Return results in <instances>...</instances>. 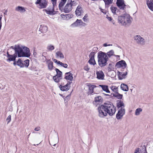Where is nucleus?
<instances>
[{"label":"nucleus","instance_id":"1","mask_svg":"<svg viewBox=\"0 0 153 153\" xmlns=\"http://www.w3.org/2000/svg\"><path fill=\"white\" fill-rule=\"evenodd\" d=\"M97 110L98 112V116L101 118L106 116L108 114L109 116L114 115L116 111V107L113 103L109 102L105 103L103 105H100Z\"/></svg>","mask_w":153,"mask_h":153},{"label":"nucleus","instance_id":"2","mask_svg":"<svg viewBox=\"0 0 153 153\" xmlns=\"http://www.w3.org/2000/svg\"><path fill=\"white\" fill-rule=\"evenodd\" d=\"M15 52L14 53L18 57H29L30 56L29 49L27 47H21L19 45H15Z\"/></svg>","mask_w":153,"mask_h":153},{"label":"nucleus","instance_id":"3","mask_svg":"<svg viewBox=\"0 0 153 153\" xmlns=\"http://www.w3.org/2000/svg\"><path fill=\"white\" fill-rule=\"evenodd\" d=\"M98 61L99 65L101 67L105 66L108 64V57L106 53L101 51L98 53Z\"/></svg>","mask_w":153,"mask_h":153},{"label":"nucleus","instance_id":"4","mask_svg":"<svg viewBox=\"0 0 153 153\" xmlns=\"http://www.w3.org/2000/svg\"><path fill=\"white\" fill-rule=\"evenodd\" d=\"M130 15L126 14H123L118 17V22L123 26H129L131 23Z\"/></svg>","mask_w":153,"mask_h":153},{"label":"nucleus","instance_id":"5","mask_svg":"<svg viewBox=\"0 0 153 153\" xmlns=\"http://www.w3.org/2000/svg\"><path fill=\"white\" fill-rule=\"evenodd\" d=\"M55 71L56 73V74L53 77V79L54 81L56 82H59L60 79L62 76V72L59 69L56 68Z\"/></svg>","mask_w":153,"mask_h":153},{"label":"nucleus","instance_id":"6","mask_svg":"<svg viewBox=\"0 0 153 153\" xmlns=\"http://www.w3.org/2000/svg\"><path fill=\"white\" fill-rule=\"evenodd\" d=\"M48 2L46 0H37L35 2L36 4H39L40 9L46 8L48 5Z\"/></svg>","mask_w":153,"mask_h":153},{"label":"nucleus","instance_id":"7","mask_svg":"<svg viewBox=\"0 0 153 153\" xmlns=\"http://www.w3.org/2000/svg\"><path fill=\"white\" fill-rule=\"evenodd\" d=\"M55 6L53 5V4L50 5L47 9L44 10L48 15H53L56 14V11H54V9Z\"/></svg>","mask_w":153,"mask_h":153},{"label":"nucleus","instance_id":"8","mask_svg":"<svg viewBox=\"0 0 153 153\" xmlns=\"http://www.w3.org/2000/svg\"><path fill=\"white\" fill-rule=\"evenodd\" d=\"M116 4L119 8L121 10H124L126 6L125 4L124 0H117Z\"/></svg>","mask_w":153,"mask_h":153},{"label":"nucleus","instance_id":"9","mask_svg":"<svg viewBox=\"0 0 153 153\" xmlns=\"http://www.w3.org/2000/svg\"><path fill=\"white\" fill-rule=\"evenodd\" d=\"M95 53L94 52H91L89 55L90 59L88 62L91 65H94L96 64V62L94 59V56Z\"/></svg>","mask_w":153,"mask_h":153},{"label":"nucleus","instance_id":"10","mask_svg":"<svg viewBox=\"0 0 153 153\" xmlns=\"http://www.w3.org/2000/svg\"><path fill=\"white\" fill-rule=\"evenodd\" d=\"M125 114V109L124 108H121L118 111L116 115V117L117 119L120 120L122 118L123 116Z\"/></svg>","mask_w":153,"mask_h":153},{"label":"nucleus","instance_id":"11","mask_svg":"<svg viewBox=\"0 0 153 153\" xmlns=\"http://www.w3.org/2000/svg\"><path fill=\"white\" fill-rule=\"evenodd\" d=\"M134 39L136 41V42L138 44L143 45L144 44V39L140 35L135 36Z\"/></svg>","mask_w":153,"mask_h":153},{"label":"nucleus","instance_id":"12","mask_svg":"<svg viewBox=\"0 0 153 153\" xmlns=\"http://www.w3.org/2000/svg\"><path fill=\"white\" fill-rule=\"evenodd\" d=\"M73 5L72 4H67L63 9L62 11L66 13H69L72 10Z\"/></svg>","mask_w":153,"mask_h":153},{"label":"nucleus","instance_id":"13","mask_svg":"<svg viewBox=\"0 0 153 153\" xmlns=\"http://www.w3.org/2000/svg\"><path fill=\"white\" fill-rule=\"evenodd\" d=\"M127 66V64L125 61L124 60H121L117 62L116 65V67L117 68H126Z\"/></svg>","mask_w":153,"mask_h":153},{"label":"nucleus","instance_id":"14","mask_svg":"<svg viewBox=\"0 0 153 153\" xmlns=\"http://www.w3.org/2000/svg\"><path fill=\"white\" fill-rule=\"evenodd\" d=\"M17 56L14 54L13 55L10 54L8 52H7V61L8 62L14 61L16 60V58Z\"/></svg>","mask_w":153,"mask_h":153},{"label":"nucleus","instance_id":"15","mask_svg":"<svg viewBox=\"0 0 153 153\" xmlns=\"http://www.w3.org/2000/svg\"><path fill=\"white\" fill-rule=\"evenodd\" d=\"M128 74L127 71H126L125 73H123L122 72L118 71L117 74L118 78L120 80H122L125 79L126 78V75Z\"/></svg>","mask_w":153,"mask_h":153},{"label":"nucleus","instance_id":"16","mask_svg":"<svg viewBox=\"0 0 153 153\" xmlns=\"http://www.w3.org/2000/svg\"><path fill=\"white\" fill-rule=\"evenodd\" d=\"M97 78L99 79L103 80L105 75L102 71H100L96 72Z\"/></svg>","mask_w":153,"mask_h":153},{"label":"nucleus","instance_id":"17","mask_svg":"<svg viewBox=\"0 0 153 153\" xmlns=\"http://www.w3.org/2000/svg\"><path fill=\"white\" fill-rule=\"evenodd\" d=\"M64 78L67 80H69L71 81L73 79V74L71 73L70 71L66 72L65 74Z\"/></svg>","mask_w":153,"mask_h":153},{"label":"nucleus","instance_id":"18","mask_svg":"<svg viewBox=\"0 0 153 153\" xmlns=\"http://www.w3.org/2000/svg\"><path fill=\"white\" fill-rule=\"evenodd\" d=\"M82 9V8L81 5H79L77 6L75 11V14L76 16H81V14L83 13Z\"/></svg>","mask_w":153,"mask_h":153},{"label":"nucleus","instance_id":"19","mask_svg":"<svg viewBox=\"0 0 153 153\" xmlns=\"http://www.w3.org/2000/svg\"><path fill=\"white\" fill-rule=\"evenodd\" d=\"M46 62L48 64V69L50 71H51L53 69V68H54V66L53 65V62L51 61L50 59L47 60L46 59Z\"/></svg>","mask_w":153,"mask_h":153},{"label":"nucleus","instance_id":"20","mask_svg":"<svg viewBox=\"0 0 153 153\" xmlns=\"http://www.w3.org/2000/svg\"><path fill=\"white\" fill-rule=\"evenodd\" d=\"M48 27L43 25H40L39 28V31H40L42 33H45L48 30Z\"/></svg>","mask_w":153,"mask_h":153},{"label":"nucleus","instance_id":"21","mask_svg":"<svg viewBox=\"0 0 153 153\" xmlns=\"http://www.w3.org/2000/svg\"><path fill=\"white\" fill-rule=\"evenodd\" d=\"M134 153H147L146 146H144L142 149L140 150L139 148L136 149Z\"/></svg>","mask_w":153,"mask_h":153},{"label":"nucleus","instance_id":"22","mask_svg":"<svg viewBox=\"0 0 153 153\" xmlns=\"http://www.w3.org/2000/svg\"><path fill=\"white\" fill-rule=\"evenodd\" d=\"M117 107L118 108H124L125 107L124 104L122 100H117Z\"/></svg>","mask_w":153,"mask_h":153},{"label":"nucleus","instance_id":"23","mask_svg":"<svg viewBox=\"0 0 153 153\" xmlns=\"http://www.w3.org/2000/svg\"><path fill=\"white\" fill-rule=\"evenodd\" d=\"M64 19L68 20L71 18H72L73 15L71 14H66L65 15L62 14L60 15Z\"/></svg>","mask_w":153,"mask_h":153},{"label":"nucleus","instance_id":"24","mask_svg":"<svg viewBox=\"0 0 153 153\" xmlns=\"http://www.w3.org/2000/svg\"><path fill=\"white\" fill-rule=\"evenodd\" d=\"M146 4L149 8L151 10L153 11V0H147L146 1Z\"/></svg>","mask_w":153,"mask_h":153},{"label":"nucleus","instance_id":"25","mask_svg":"<svg viewBox=\"0 0 153 153\" xmlns=\"http://www.w3.org/2000/svg\"><path fill=\"white\" fill-rule=\"evenodd\" d=\"M60 90L62 91H67L70 89V87H68L66 85L64 86H62L60 85L59 86Z\"/></svg>","mask_w":153,"mask_h":153},{"label":"nucleus","instance_id":"26","mask_svg":"<svg viewBox=\"0 0 153 153\" xmlns=\"http://www.w3.org/2000/svg\"><path fill=\"white\" fill-rule=\"evenodd\" d=\"M121 89L124 91H127L128 90V88L127 85L124 83H122L120 86Z\"/></svg>","mask_w":153,"mask_h":153},{"label":"nucleus","instance_id":"27","mask_svg":"<svg viewBox=\"0 0 153 153\" xmlns=\"http://www.w3.org/2000/svg\"><path fill=\"white\" fill-rule=\"evenodd\" d=\"M16 11L19 12L20 13H24L26 11L24 7L18 6L15 8Z\"/></svg>","mask_w":153,"mask_h":153},{"label":"nucleus","instance_id":"28","mask_svg":"<svg viewBox=\"0 0 153 153\" xmlns=\"http://www.w3.org/2000/svg\"><path fill=\"white\" fill-rule=\"evenodd\" d=\"M99 86L101 87L102 89L104 91L107 93H110V91H109L108 86L106 85H100Z\"/></svg>","mask_w":153,"mask_h":153},{"label":"nucleus","instance_id":"29","mask_svg":"<svg viewBox=\"0 0 153 153\" xmlns=\"http://www.w3.org/2000/svg\"><path fill=\"white\" fill-rule=\"evenodd\" d=\"M56 54L57 58L59 57L61 59H63L64 58V55L60 51H57Z\"/></svg>","mask_w":153,"mask_h":153},{"label":"nucleus","instance_id":"30","mask_svg":"<svg viewBox=\"0 0 153 153\" xmlns=\"http://www.w3.org/2000/svg\"><path fill=\"white\" fill-rule=\"evenodd\" d=\"M105 3V6L106 7L108 8L109 7V5L111 4L113 0H103Z\"/></svg>","mask_w":153,"mask_h":153},{"label":"nucleus","instance_id":"31","mask_svg":"<svg viewBox=\"0 0 153 153\" xmlns=\"http://www.w3.org/2000/svg\"><path fill=\"white\" fill-rule=\"evenodd\" d=\"M16 65L19 66L20 68L24 67L22 61L20 59H19L18 61H16Z\"/></svg>","mask_w":153,"mask_h":153},{"label":"nucleus","instance_id":"32","mask_svg":"<svg viewBox=\"0 0 153 153\" xmlns=\"http://www.w3.org/2000/svg\"><path fill=\"white\" fill-rule=\"evenodd\" d=\"M102 101L103 99L101 96L97 97L94 99V102H101Z\"/></svg>","mask_w":153,"mask_h":153},{"label":"nucleus","instance_id":"33","mask_svg":"<svg viewBox=\"0 0 153 153\" xmlns=\"http://www.w3.org/2000/svg\"><path fill=\"white\" fill-rule=\"evenodd\" d=\"M111 10L112 12L114 14L118 15L119 14H117L116 13V11L117 10V8L116 7H115L112 6L110 7Z\"/></svg>","mask_w":153,"mask_h":153},{"label":"nucleus","instance_id":"34","mask_svg":"<svg viewBox=\"0 0 153 153\" xmlns=\"http://www.w3.org/2000/svg\"><path fill=\"white\" fill-rule=\"evenodd\" d=\"M123 95L122 94H120L118 92H117L116 93L115 96V97L117 98L118 99H121L123 98Z\"/></svg>","mask_w":153,"mask_h":153},{"label":"nucleus","instance_id":"35","mask_svg":"<svg viewBox=\"0 0 153 153\" xmlns=\"http://www.w3.org/2000/svg\"><path fill=\"white\" fill-rule=\"evenodd\" d=\"M114 51L113 50H111L109 52H108L106 54L107 56L109 57H111L112 56H114Z\"/></svg>","mask_w":153,"mask_h":153},{"label":"nucleus","instance_id":"36","mask_svg":"<svg viewBox=\"0 0 153 153\" xmlns=\"http://www.w3.org/2000/svg\"><path fill=\"white\" fill-rule=\"evenodd\" d=\"M88 86L89 87V90L90 91L91 93V94L93 93L94 91V88L96 86L94 85L91 84L88 85Z\"/></svg>","mask_w":153,"mask_h":153},{"label":"nucleus","instance_id":"37","mask_svg":"<svg viewBox=\"0 0 153 153\" xmlns=\"http://www.w3.org/2000/svg\"><path fill=\"white\" fill-rule=\"evenodd\" d=\"M65 3L63 2H60L59 5V8L60 10H61L62 11V10L64 8H63V6L65 4Z\"/></svg>","mask_w":153,"mask_h":153},{"label":"nucleus","instance_id":"38","mask_svg":"<svg viewBox=\"0 0 153 153\" xmlns=\"http://www.w3.org/2000/svg\"><path fill=\"white\" fill-rule=\"evenodd\" d=\"M30 60L29 59H27L25 60L24 61V63H23V65H24V67H25L26 68H27L29 65V62Z\"/></svg>","mask_w":153,"mask_h":153},{"label":"nucleus","instance_id":"39","mask_svg":"<svg viewBox=\"0 0 153 153\" xmlns=\"http://www.w3.org/2000/svg\"><path fill=\"white\" fill-rule=\"evenodd\" d=\"M142 111V109L140 108L137 109L135 111V114L136 115H139L140 114V112Z\"/></svg>","mask_w":153,"mask_h":153},{"label":"nucleus","instance_id":"40","mask_svg":"<svg viewBox=\"0 0 153 153\" xmlns=\"http://www.w3.org/2000/svg\"><path fill=\"white\" fill-rule=\"evenodd\" d=\"M54 46L51 45H48L47 47V49L49 51H52L54 50Z\"/></svg>","mask_w":153,"mask_h":153},{"label":"nucleus","instance_id":"41","mask_svg":"<svg viewBox=\"0 0 153 153\" xmlns=\"http://www.w3.org/2000/svg\"><path fill=\"white\" fill-rule=\"evenodd\" d=\"M58 65H60L65 68H67L68 66V65L67 64L63 63L62 62H60V61H59L58 62Z\"/></svg>","mask_w":153,"mask_h":153},{"label":"nucleus","instance_id":"42","mask_svg":"<svg viewBox=\"0 0 153 153\" xmlns=\"http://www.w3.org/2000/svg\"><path fill=\"white\" fill-rule=\"evenodd\" d=\"M111 90L114 92L115 93H117V92H118V88L116 86H112L111 88Z\"/></svg>","mask_w":153,"mask_h":153},{"label":"nucleus","instance_id":"43","mask_svg":"<svg viewBox=\"0 0 153 153\" xmlns=\"http://www.w3.org/2000/svg\"><path fill=\"white\" fill-rule=\"evenodd\" d=\"M71 26L74 27H76L79 26L78 21H77V19L76 22L71 25Z\"/></svg>","mask_w":153,"mask_h":153},{"label":"nucleus","instance_id":"44","mask_svg":"<svg viewBox=\"0 0 153 153\" xmlns=\"http://www.w3.org/2000/svg\"><path fill=\"white\" fill-rule=\"evenodd\" d=\"M113 65L111 63H110L108 67V70L109 71H111L113 69Z\"/></svg>","mask_w":153,"mask_h":153},{"label":"nucleus","instance_id":"45","mask_svg":"<svg viewBox=\"0 0 153 153\" xmlns=\"http://www.w3.org/2000/svg\"><path fill=\"white\" fill-rule=\"evenodd\" d=\"M6 120L7 121V123L8 124L9 123L11 120V115H9L7 118Z\"/></svg>","mask_w":153,"mask_h":153},{"label":"nucleus","instance_id":"46","mask_svg":"<svg viewBox=\"0 0 153 153\" xmlns=\"http://www.w3.org/2000/svg\"><path fill=\"white\" fill-rule=\"evenodd\" d=\"M88 17V15L87 14H86L83 18V20L85 22H87L88 21V19H86V18Z\"/></svg>","mask_w":153,"mask_h":153},{"label":"nucleus","instance_id":"47","mask_svg":"<svg viewBox=\"0 0 153 153\" xmlns=\"http://www.w3.org/2000/svg\"><path fill=\"white\" fill-rule=\"evenodd\" d=\"M70 96H66V97H65L64 99V102L65 103V104L66 103H67V102L68 101V100L69 99Z\"/></svg>","mask_w":153,"mask_h":153},{"label":"nucleus","instance_id":"48","mask_svg":"<svg viewBox=\"0 0 153 153\" xmlns=\"http://www.w3.org/2000/svg\"><path fill=\"white\" fill-rule=\"evenodd\" d=\"M99 9H100V11L104 14H105L106 13V10L102 9L101 7L99 8Z\"/></svg>","mask_w":153,"mask_h":153},{"label":"nucleus","instance_id":"49","mask_svg":"<svg viewBox=\"0 0 153 153\" xmlns=\"http://www.w3.org/2000/svg\"><path fill=\"white\" fill-rule=\"evenodd\" d=\"M77 21H78L79 26L82 25V23H83V22L82 21V20L77 19Z\"/></svg>","mask_w":153,"mask_h":153},{"label":"nucleus","instance_id":"50","mask_svg":"<svg viewBox=\"0 0 153 153\" xmlns=\"http://www.w3.org/2000/svg\"><path fill=\"white\" fill-rule=\"evenodd\" d=\"M57 0H51L52 4L53 5H56V2Z\"/></svg>","mask_w":153,"mask_h":153},{"label":"nucleus","instance_id":"51","mask_svg":"<svg viewBox=\"0 0 153 153\" xmlns=\"http://www.w3.org/2000/svg\"><path fill=\"white\" fill-rule=\"evenodd\" d=\"M74 2V1H72L71 0H68L67 4H73V3Z\"/></svg>","mask_w":153,"mask_h":153},{"label":"nucleus","instance_id":"52","mask_svg":"<svg viewBox=\"0 0 153 153\" xmlns=\"http://www.w3.org/2000/svg\"><path fill=\"white\" fill-rule=\"evenodd\" d=\"M103 46L104 47H107V46H112V44L107 45L106 43H104L103 44Z\"/></svg>","mask_w":153,"mask_h":153},{"label":"nucleus","instance_id":"53","mask_svg":"<svg viewBox=\"0 0 153 153\" xmlns=\"http://www.w3.org/2000/svg\"><path fill=\"white\" fill-rule=\"evenodd\" d=\"M72 83V82H70V81H68V82L66 84V85L68 87H70V85Z\"/></svg>","mask_w":153,"mask_h":153},{"label":"nucleus","instance_id":"54","mask_svg":"<svg viewBox=\"0 0 153 153\" xmlns=\"http://www.w3.org/2000/svg\"><path fill=\"white\" fill-rule=\"evenodd\" d=\"M35 67H33L32 66H30L29 68L30 70H31L32 71H33V70H35Z\"/></svg>","mask_w":153,"mask_h":153},{"label":"nucleus","instance_id":"55","mask_svg":"<svg viewBox=\"0 0 153 153\" xmlns=\"http://www.w3.org/2000/svg\"><path fill=\"white\" fill-rule=\"evenodd\" d=\"M40 129V128L39 127H37L35 128L34 130L36 131H38Z\"/></svg>","mask_w":153,"mask_h":153},{"label":"nucleus","instance_id":"56","mask_svg":"<svg viewBox=\"0 0 153 153\" xmlns=\"http://www.w3.org/2000/svg\"><path fill=\"white\" fill-rule=\"evenodd\" d=\"M115 93H114V94L112 93H111V95H110L109 96H111V97H115Z\"/></svg>","mask_w":153,"mask_h":153},{"label":"nucleus","instance_id":"57","mask_svg":"<svg viewBox=\"0 0 153 153\" xmlns=\"http://www.w3.org/2000/svg\"><path fill=\"white\" fill-rule=\"evenodd\" d=\"M90 68L87 67H85L84 68V69L86 71H88L89 70Z\"/></svg>","mask_w":153,"mask_h":153},{"label":"nucleus","instance_id":"58","mask_svg":"<svg viewBox=\"0 0 153 153\" xmlns=\"http://www.w3.org/2000/svg\"><path fill=\"white\" fill-rule=\"evenodd\" d=\"M107 19L109 21H110L112 20V19H113L112 17H108Z\"/></svg>","mask_w":153,"mask_h":153},{"label":"nucleus","instance_id":"59","mask_svg":"<svg viewBox=\"0 0 153 153\" xmlns=\"http://www.w3.org/2000/svg\"><path fill=\"white\" fill-rule=\"evenodd\" d=\"M53 62L56 63H57V64L58 65V62H59V61H58L57 60H56V59H53Z\"/></svg>","mask_w":153,"mask_h":153},{"label":"nucleus","instance_id":"60","mask_svg":"<svg viewBox=\"0 0 153 153\" xmlns=\"http://www.w3.org/2000/svg\"><path fill=\"white\" fill-rule=\"evenodd\" d=\"M7 10H6L5 11L4 13V15H7Z\"/></svg>","mask_w":153,"mask_h":153},{"label":"nucleus","instance_id":"61","mask_svg":"<svg viewBox=\"0 0 153 153\" xmlns=\"http://www.w3.org/2000/svg\"><path fill=\"white\" fill-rule=\"evenodd\" d=\"M97 47H94L93 48V51H96V50H97Z\"/></svg>","mask_w":153,"mask_h":153},{"label":"nucleus","instance_id":"62","mask_svg":"<svg viewBox=\"0 0 153 153\" xmlns=\"http://www.w3.org/2000/svg\"><path fill=\"white\" fill-rule=\"evenodd\" d=\"M111 21V22L113 23V25H115V21H114V20L112 19V20Z\"/></svg>","mask_w":153,"mask_h":153},{"label":"nucleus","instance_id":"63","mask_svg":"<svg viewBox=\"0 0 153 153\" xmlns=\"http://www.w3.org/2000/svg\"><path fill=\"white\" fill-rule=\"evenodd\" d=\"M13 61V64L14 65H16V62L15 61V60H14V61Z\"/></svg>","mask_w":153,"mask_h":153},{"label":"nucleus","instance_id":"64","mask_svg":"<svg viewBox=\"0 0 153 153\" xmlns=\"http://www.w3.org/2000/svg\"><path fill=\"white\" fill-rule=\"evenodd\" d=\"M67 0H61V2L65 3L66 2Z\"/></svg>","mask_w":153,"mask_h":153}]
</instances>
